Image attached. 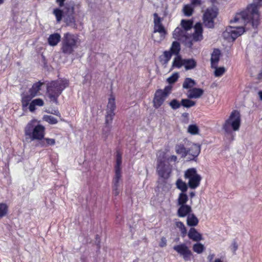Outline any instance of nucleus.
Here are the masks:
<instances>
[{
	"label": "nucleus",
	"instance_id": "16",
	"mask_svg": "<svg viewBox=\"0 0 262 262\" xmlns=\"http://www.w3.org/2000/svg\"><path fill=\"white\" fill-rule=\"evenodd\" d=\"M62 41H65L66 43L71 45L77 48L81 43V41L77 34H72L69 32L64 34Z\"/></svg>",
	"mask_w": 262,
	"mask_h": 262
},
{
	"label": "nucleus",
	"instance_id": "43",
	"mask_svg": "<svg viewBox=\"0 0 262 262\" xmlns=\"http://www.w3.org/2000/svg\"><path fill=\"white\" fill-rule=\"evenodd\" d=\"M43 119L51 124H55L58 122L57 120L51 115H45L43 116Z\"/></svg>",
	"mask_w": 262,
	"mask_h": 262
},
{
	"label": "nucleus",
	"instance_id": "44",
	"mask_svg": "<svg viewBox=\"0 0 262 262\" xmlns=\"http://www.w3.org/2000/svg\"><path fill=\"white\" fill-rule=\"evenodd\" d=\"M212 67L215 69L214 71V75L215 77H220L225 72V69L224 67L217 68V66H212Z\"/></svg>",
	"mask_w": 262,
	"mask_h": 262
},
{
	"label": "nucleus",
	"instance_id": "6",
	"mask_svg": "<svg viewBox=\"0 0 262 262\" xmlns=\"http://www.w3.org/2000/svg\"><path fill=\"white\" fill-rule=\"evenodd\" d=\"M184 177L187 180L188 186L190 188L194 189L200 186L202 177L198 173L195 168H190L187 169L184 172Z\"/></svg>",
	"mask_w": 262,
	"mask_h": 262
},
{
	"label": "nucleus",
	"instance_id": "5",
	"mask_svg": "<svg viewBox=\"0 0 262 262\" xmlns=\"http://www.w3.org/2000/svg\"><path fill=\"white\" fill-rule=\"evenodd\" d=\"M232 20H230V23H235V22H233ZM236 23H238L242 25V26H230L226 28V30L223 33V36L224 38L228 41H233L239 36L241 35L245 32V29L243 27V25H246L248 24H250L251 23H248L245 24H242L240 22H236Z\"/></svg>",
	"mask_w": 262,
	"mask_h": 262
},
{
	"label": "nucleus",
	"instance_id": "21",
	"mask_svg": "<svg viewBox=\"0 0 262 262\" xmlns=\"http://www.w3.org/2000/svg\"><path fill=\"white\" fill-rule=\"evenodd\" d=\"M187 234L188 237L193 241L199 242L203 239L202 234L194 228H190Z\"/></svg>",
	"mask_w": 262,
	"mask_h": 262
},
{
	"label": "nucleus",
	"instance_id": "61",
	"mask_svg": "<svg viewBox=\"0 0 262 262\" xmlns=\"http://www.w3.org/2000/svg\"><path fill=\"white\" fill-rule=\"evenodd\" d=\"M4 0H0V5L4 3Z\"/></svg>",
	"mask_w": 262,
	"mask_h": 262
},
{
	"label": "nucleus",
	"instance_id": "20",
	"mask_svg": "<svg viewBox=\"0 0 262 262\" xmlns=\"http://www.w3.org/2000/svg\"><path fill=\"white\" fill-rule=\"evenodd\" d=\"M204 94V90L201 88H193L189 90L187 95L189 98L197 99L200 98Z\"/></svg>",
	"mask_w": 262,
	"mask_h": 262
},
{
	"label": "nucleus",
	"instance_id": "42",
	"mask_svg": "<svg viewBox=\"0 0 262 262\" xmlns=\"http://www.w3.org/2000/svg\"><path fill=\"white\" fill-rule=\"evenodd\" d=\"M187 131L191 135H197L199 134V129L196 125L191 124L188 126Z\"/></svg>",
	"mask_w": 262,
	"mask_h": 262
},
{
	"label": "nucleus",
	"instance_id": "12",
	"mask_svg": "<svg viewBox=\"0 0 262 262\" xmlns=\"http://www.w3.org/2000/svg\"><path fill=\"white\" fill-rule=\"evenodd\" d=\"M186 144L189 146L187 147L185 158L189 161L195 160L201 151L200 145L191 141H186Z\"/></svg>",
	"mask_w": 262,
	"mask_h": 262
},
{
	"label": "nucleus",
	"instance_id": "41",
	"mask_svg": "<svg viewBox=\"0 0 262 262\" xmlns=\"http://www.w3.org/2000/svg\"><path fill=\"white\" fill-rule=\"evenodd\" d=\"M195 103L194 101H192L188 99H183L181 101V104L185 107L189 108L195 105Z\"/></svg>",
	"mask_w": 262,
	"mask_h": 262
},
{
	"label": "nucleus",
	"instance_id": "28",
	"mask_svg": "<svg viewBox=\"0 0 262 262\" xmlns=\"http://www.w3.org/2000/svg\"><path fill=\"white\" fill-rule=\"evenodd\" d=\"M172 53L169 51H166L164 52L163 55L160 57V61L164 66V67H166L167 64L171 59Z\"/></svg>",
	"mask_w": 262,
	"mask_h": 262
},
{
	"label": "nucleus",
	"instance_id": "10",
	"mask_svg": "<svg viewBox=\"0 0 262 262\" xmlns=\"http://www.w3.org/2000/svg\"><path fill=\"white\" fill-rule=\"evenodd\" d=\"M116 107L115 97L114 95H111L106 106L105 124H109L112 123L115 115L114 111Z\"/></svg>",
	"mask_w": 262,
	"mask_h": 262
},
{
	"label": "nucleus",
	"instance_id": "15",
	"mask_svg": "<svg viewBox=\"0 0 262 262\" xmlns=\"http://www.w3.org/2000/svg\"><path fill=\"white\" fill-rule=\"evenodd\" d=\"M157 171L161 177L167 179L171 173V168L169 164H166L164 161L158 159Z\"/></svg>",
	"mask_w": 262,
	"mask_h": 262
},
{
	"label": "nucleus",
	"instance_id": "57",
	"mask_svg": "<svg viewBox=\"0 0 262 262\" xmlns=\"http://www.w3.org/2000/svg\"><path fill=\"white\" fill-rule=\"evenodd\" d=\"M258 94L260 98V99L262 100V91H259Z\"/></svg>",
	"mask_w": 262,
	"mask_h": 262
},
{
	"label": "nucleus",
	"instance_id": "52",
	"mask_svg": "<svg viewBox=\"0 0 262 262\" xmlns=\"http://www.w3.org/2000/svg\"><path fill=\"white\" fill-rule=\"evenodd\" d=\"M237 248H238L237 244L235 241H234L232 243V245H231V250L234 252H235L236 251V250L237 249Z\"/></svg>",
	"mask_w": 262,
	"mask_h": 262
},
{
	"label": "nucleus",
	"instance_id": "1",
	"mask_svg": "<svg viewBox=\"0 0 262 262\" xmlns=\"http://www.w3.org/2000/svg\"><path fill=\"white\" fill-rule=\"evenodd\" d=\"M26 141L29 142L34 140L40 141V145L46 147L54 145L55 140L54 139L45 138V127L38 124L36 120H32L29 122L24 129Z\"/></svg>",
	"mask_w": 262,
	"mask_h": 262
},
{
	"label": "nucleus",
	"instance_id": "22",
	"mask_svg": "<svg viewBox=\"0 0 262 262\" xmlns=\"http://www.w3.org/2000/svg\"><path fill=\"white\" fill-rule=\"evenodd\" d=\"M43 83L38 81L35 83L31 88H30L29 90V93L32 95V97H35L36 96H39L40 95V91L41 90V87Z\"/></svg>",
	"mask_w": 262,
	"mask_h": 262
},
{
	"label": "nucleus",
	"instance_id": "45",
	"mask_svg": "<svg viewBox=\"0 0 262 262\" xmlns=\"http://www.w3.org/2000/svg\"><path fill=\"white\" fill-rule=\"evenodd\" d=\"M181 103L177 99H173L169 102V105L173 110H177L181 106Z\"/></svg>",
	"mask_w": 262,
	"mask_h": 262
},
{
	"label": "nucleus",
	"instance_id": "48",
	"mask_svg": "<svg viewBox=\"0 0 262 262\" xmlns=\"http://www.w3.org/2000/svg\"><path fill=\"white\" fill-rule=\"evenodd\" d=\"M110 124H106V125L103 129V137L105 139H106L108 137L109 133L111 130V128L109 126Z\"/></svg>",
	"mask_w": 262,
	"mask_h": 262
},
{
	"label": "nucleus",
	"instance_id": "39",
	"mask_svg": "<svg viewBox=\"0 0 262 262\" xmlns=\"http://www.w3.org/2000/svg\"><path fill=\"white\" fill-rule=\"evenodd\" d=\"M192 249L194 252L198 254L202 253L205 250L204 246L200 243H197L193 245Z\"/></svg>",
	"mask_w": 262,
	"mask_h": 262
},
{
	"label": "nucleus",
	"instance_id": "17",
	"mask_svg": "<svg viewBox=\"0 0 262 262\" xmlns=\"http://www.w3.org/2000/svg\"><path fill=\"white\" fill-rule=\"evenodd\" d=\"M194 32L190 35V41H199L203 39V28L201 23H196L194 27Z\"/></svg>",
	"mask_w": 262,
	"mask_h": 262
},
{
	"label": "nucleus",
	"instance_id": "50",
	"mask_svg": "<svg viewBox=\"0 0 262 262\" xmlns=\"http://www.w3.org/2000/svg\"><path fill=\"white\" fill-rule=\"evenodd\" d=\"M201 4V0H191V6L194 7L195 6L200 5Z\"/></svg>",
	"mask_w": 262,
	"mask_h": 262
},
{
	"label": "nucleus",
	"instance_id": "59",
	"mask_svg": "<svg viewBox=\"0 0 262 262\" xmlns=\"http://www.w3.org/2000/svg\"><path fill=\"white\" fill-rule=\"evenodd\" d=\"M258 79H262V71L259 73L258 75Z\"/></svg>",
	"mask_w": 262,
	"mask_h": 262
},
{
	"label": "nucleus",
	"instance_id": "11",
	"mask_svg": "<svg viewBox=\"0 0 262 262\" xmlns=\"http://www.w3.org/2000/svg\"><path fill=\"white\" fill-rule=\"evenodd\" d=\"M217 14V9L215 7L207 9L203 15V23L208 28L214 27V19Z\"/></svg>",
	"mask_w": 262,
	"mask_h": 262
},
{
	"label": "nucleus",
	"instance_id": "2",
	"mask_svg": "<svg viewBox=\"0 0 262 262\" xmlns=\"http://www.w3.org/2000/svg\"><path fill=\"white\" fill-rule=\"evenodd\" d=\"M261 7L262 0H253L245 10L235 14L233 21L242 24L251 23L252 27L256 28L260 23L259 9Z\"/></svg>",
	"mask_w": 262,
	"mask_h": 262
},
{
	"label": "nucleus",
	"instance_id": "32",
	"mask_svg": "<svg viewBox=\"0 0 262 262\" xmlns=\"http://www.w3.org/2000/svg\"><path fill=\"white\" fill-rule=\"evenodd\" d=\"M176 185L178 189L181 191V192H186L188 189V184L179 179L176 182Z\"/></svg>",
	"mask_w": 262,
	"mask_h": 262
},
{
	"label": "nucleus",
	"instance_id": "58",
	"mask_svg": "<svg viewBox=\"0 0 262 262\" xmlns=\"http://www.w3.org/2000/svg\"><path fill=\"white\" fill-rule=\"evenodd\" d=\"M189 195L190 196L191 198H192L193 196H194L195 195V193L194 192H191L190 193H189Z\"/></svg>",
	"mask_w": 262,
	"mask_h": 262
},
{
	"label": "nucleus",
	"instance_id": "38",
	"mask_svg": "<svg viewBox=\"0 0 262 262\" xmlns=\"http://www.w3.org/2000/svg\"><path fill=\"white\" fill-rule=\"evenodd\" d=\"M194 7L190 4H187L184 6L183 8V12L184 15L186 16H191L193 12Z\"/></svg>",
	"mask_w": 262,
	"mask_h": 262
},
{
	"label": "nucleus",
	"instance_id": "24",
	"mask_svg": "<svg viewBox=\"0 0 262 262\" xmlns=\"http://www.w3.org/2000/svg\"><path fill=\"white\" fill-rule=\"evenodd\" d=\"M61 39V36L58 33H54L50 35L48 38V41L49 45L51 46H55Z\"/></svg>",
	"mask_w": 262,
	"mask_h": 262
},
{
	"label": "nucleus",
	"instance_id": "19",
	"mask_svg": "<svg viewBox=\"0 0 262 262\" xmlns=\"http://www.w3.org/2000/svg\"><path fill=\"white\" fill-rule=\"evenodd\" d=\"M180 207L177 211V215L179 217H184L190 214L192 211L191 207L188 205H179Z\"/></svg>",
	"mask_w": 262,
	"mask_h": 262
},
{
	"label": "nucleus",
	"instance_id": "63",
	"mask_svg": "<svg viewBox=\"0 0 262 262\" xmlns=\"http://www.w3.org/2000/svg\"><path fill=\"white\" fill-rule=\"evenodd\" d=\"M72 20L71 21V22L74 21V18H72Z\"/></svg>",
	"mask_w": 262,
	"mask_h": 262
},
{
	"label": "nucleus",
	"instance_id": "54",
	"mask_svg": "<svg viewBox=\"0 0 262 262\" xmlns=\"http://www.w3.org/2000/svg\"><path fill=\"white\" fill-rule=\"evenodd\" d=\"M177 160V157L176 156H174V155H172L168 158V160H170V161H176Z\"/></svg>",
	"mask_w": 262,
	"mask_h": 262
},
{
	"label": "nucleus",
	"instance_id": "46",
	"mask_svg": "<svg viewBox=\"0 0 262 262\" xmlns=\"http://www.w3.org/2000/svg\"><path fill=\"white\" fill-rule=\"evenodd\" d=\"M53 13L56 17L57 21L58 22H59L62 18V11L58 9H56L54 10Z\"/></svg>",
	"mask_w": 262,
	"mask_h": 262
},
{
	"label": "nucleus",
	"instance_id": "3",
	"mask_svg": "<svg viewBox=\"0 0 262 262\" xmlns=\"http://www.w3.org/2000/svg\"><path fill=\"white\" fill-rule=\"evenodd\" d=\"M68 85V81L66 79H58L49 83L47 86V95L50 100L56 103L58 97Z\"/></svg>",
	"mask_w": 262,
	"mask_h": 262
},
{
	"label": "nucleus",
	"instance_id": "35",
	"mask_svg": "<svg viewBox=\"0 0 262 262\" xmlns=\"http://www.w3.org/2000/svg\"><path fill=\"white\" fill-rule=\"evenodd\" d=\"M193 22L190 20L182 19L181 22V27L182 29L185 30L188 32L192 27Z\"/></svg>",
	"mask_w": 262,
	"mask_h": 262
},
{
	"label": "nucleus",
	"instance_id": "23",
	"mask_svg": "<svg viewBox=\"0 0 262 262\" xmlns=\"http://www.w3.org/2000/svg\"><path fill=\"white\" fill-rule=\"evenodd\" d=\"M76 48H77V47H74L71 45L68 44L67 43H66L65 41H62L61 51L64 54H72L74 52V50Z\"/></svg>",
	"mask_w": 262,
	"mask_h": 262
},
{
	"label": "nucleus",
	"instance_id": "26",
	"mask_svg": "<svg viewBox=\"0 0 262 262\" xmlns=\"http://www.w3.org/2000/svg\"><path fill=\"white\" fill-rule=\"evenodd\" d=\"M186 223L188 226L195 227L198 225L199 220L194 214L191 213L187 216Z\"/></svg>",
	"mask_w": 262,
	"mask_h": 262
},
{
	"label": "nucleus",
	"instance_id": "40",
	"mask_svg": "<svg viewBox=\"0 0 262 262\" xmlns=\"http://www.w3.org/2000/svg\"><path fill=\"white\" fill-rule=\"evenodd\" d=\"M8 207L5 203H0V219L6 216L8 212Z\"/></svg>",
	"mask_w": 262,
	"mask_h": 262
},
{
	"label": "nucleus",
	"instance_id": "9",
	"mask_svg": "<svg viewBox=\"0 0 262 262\" xmlns=\"http://www.w3.org/2000/svg\"><path fill=\"white\" fill-rule=\"evenodd\" d=\"M173 37L178 40L185 43L189 47H191L192 42L190 41V34L185 30L178 27L173 32Z\"/></svg>",
	"mask_w": 262,
	"mask_h": 262
},
{
	"label": "nucleus",
	"instance_id": "53",
	"mask_svg": "<svg viewBox=\"0 0 262 262\" xmlns=\"http://www.w3.org/2000/svg\"><path fill=\"white\" fill-rule=\"evenodd\" d=\"M215 256V254L213 253H210L207 259L209 261V262H213V259Z\"/></svg>",
	"mask_w": 262,
	"mask_h": 262
},
{
	"label": "nucleus",
	"instance_id": "55",
	"mask_svg": "<svg viewBox=\"0 0 262 262\" xmlns=\"http://www.w3.org/2000/svg\"><path fill=\"white\" fill-rule=\"evenodd\" d=\"M66 0H56L57 3L59 5L60 7L63 5V3Z\"/></svg>",
	"mask_w": 262,
	"mask_h": 262
},
{
	"label": "nucleus",
	"instance_id": "8",
	"mask_svg": "<svg viewBox=\"0 0 262 262\" xmlns=\"http://www.w3.org/2000/svg\"><path fill=\"white\" fill-rule=\"evenodd\" d=\"M154 33H159L160 34V38H157L155 36L152 35V38L155 41L157 42H161L165 38V35L166 34V31L164 26L161 24V18L158 16L157 13L154 14Z\"/></svg>",
	"mask_w": 262,
	"mask_h": 262
},
{
	"label": "nucleus",
	"instance_id": "51",
	"mask_svg": "<svg viewBox=\"0 0 262 262\" xmlns=\"http://www.w3.org/2000/svg\"><path fill=\"white\" fill-rule=\"evenodd\" d=\"M113 193L116 196L118 195L119 194L120 191L119 189V186H113Z\"/></svg>",
	"mask_w": 262,
	"mask_h": 262
},
{
	"label": "nucleus",
	"instance_id": "30",
	"mask_svg": "<svg viewBox=\"0 0 262 262\" xmlns=\"http://www.w3.org/2000/svg\"><path fill=\"white\" fill-rule=\"evenodd\" d=\"M196 85L195 81L191 78H186L183 83V88L184 89H191Z\"/></svg>",
	"mask_w": 262,
	"mask_h": 262
},
{
	"label": "nucleus",
	"instance_id": "49",
	"mask_svg": "<svg viewBox=\"0 0 262 262\" xmlns=\"http://www.w3.org/2000/svg\"><path fill=\"white\" fill-rule=\"evenodd\" d=\"M167 245V240L165 237H162L159 243V246L161 247H165Z\"/></svg>",
	"mask_w": 262,
	"mask_h": 262
},
{
	"label": "nucleus",
	"instance_id": "37",
	"mask_svg": "<svg viewBox=\"0 0 262 262\" xmlns=\"http://www.w3.org/2000/svg\"><path fill=\"white\" fill-rule=\"evenodd\" d=\"M180 50V45L178 41H173L170 47V51L172 54L178 55Z\"/></svg>",
	"mask_w": 262,
	"mask_h": 262
},
{
	"label": "nucleus",
	"instance_id": "33",
	"mask_svg": "<svg viewBox=\"0 0 262 262\" xmlns=\"http://www.w3.org/2000/svg\"><path fill=\"white\" fill-rule=\"evenodd\" d=\"M175 225L180 231L182 237H185L187 235V229L184 223L181 221H176L175 222Z\"/></svg>",
	"mask_w": 262,
	"mask_h": 262
},
{
	"label": "nucleus",
	"instance_id": "13",
	"mask_svg": "<svg viewBox=\"0 0 262 262\" xmlns=\"http://www.w3.org/2000/svg\"><path fill=\"white\" fill-rule=\"evenodd\" d=\"M173 249L181 256L184 260H190L192 253L185 244H181L173 247Z\"/></svg>",
	"mask_w": 262,
	"mask_h": 262
},
{
	"label": "nucleus",
	"instance_id": "29",
	"mask_svg": "<svg viewBox=\"0 0 262 262\" xmlns=\"http://www.w3.org/2000/svg\"><path fill=\"white\" fill-rule=\"evenodd\" d=\"M188 196L186 192H181L179 193L177 199V205L178 206L186 205V204L188 202Z\"/></svg>",
	"mask_w": 262,
	"mask_h": 262
},
{
	"label": "nucleus",
	"instance_id": "4",
	"mask_svg": "<svg viewBox=\"0 0 262 262\" xmlns=\"http://www.w3.org/2000/svg\"><path fill=\"white\" fill-rule=\"evenodd\" d=\"M241 123V115L238 111H232L229 118L225 121L223 125V129L228 134L232 131H238Z\"/></svg>",
	"mask_w": 262,
	"mask_h": 262
},
{
	"label": "nucleus",
	"instance_id": "25",
	"mask_svg": "<svg viewBox=\"0 0 262 262\" xmlns=\"http://www.w3.org/2000/svg\"><path fill=\"white\" fill-rule=\"evenodd\" d=\"M221 55L220 51L219 49H214L211 54V63L212 66H216L220 60Z\"/></svg>",
	"mask_w": 262,
	"mask_h": 262
},
{
	"label": "nucleus",
	"instance_id": "27",
	"mask_svg": "<svg viewBox=\"0 0 262 262\" xmlns=\"http://www.w3.org/2000/svg\"><path fill=\"white\" fill-rule=\"evenodd\" d=\"M43 105L44 102L43 100L40 98L35 99L30 102L29 109L30 112H33L35 110L36 106H42Z\"/></svg>",
	"mask_w": 262,
	"mask_h": 262
},
{
	"label": "nucleus",
	"instance_id": "18",
	"mask_svg": "<svg viewBox=\"0 0 262 262\" xmlns=\"http://www.w3.org/2000/svg\"><path fill=\"white\" fill-rule=\"evenodd\" d=\"M186 141H189L187 139H184L183 142L176 145L175 150L177 154L181 155L182 158L186 157V152L187 147H189L186 144Z\"/></svg>",
	"mask_w": 262,
	"mask_h": 262
},
{
	"label": "nucleus",
	"instance_id": "14",
	"mask_svg": "<svg viewBox=\"0 0 262 262\" xmlns=\"http://www.w3.org/2000/svg\"><path fill=\"white\" fill-rule=\"evenodd\" d=\"M121 164H122V155L119 152L117 151L116 154V165H115V176L113 179V184L115 187L119 186V181L121 179Z\"/></svg>",
	"mask_w": 262,
	"mask_h": 262
},
{
	"label": "nucleus",
	"instance_id": "31",
	"mask_svg": "<svg viewBox=\"0 0 262 262\" xmlns=\"http://www.w3.org/2000/svg\"><path fill=\"white\" fill-rule=\"evenodd\" d=\"M33 98L29 93L23 95L21 97V103L23 110L26 109L30 105L31 99Z\"/></svg>",
	"mask_w": 262,
	"mask_h": 262
},
{
	"label": "nucleus",
	"instance_id": "47",
	"mask_svg": "<svg viewBox=\"0 0 262 262\" xmlns=\"http://www.w3.org/2000/svg\"><path fill=\"white\" fill-rule=\"evenodd\" d=\"M179 77V74L178 73L173 74L171 76L167 78V81L169 83H173L175 82Z\"/></svg>",
	"mask_w": 262,
	"mask_h": 262
},
{
	"label": "nucleus",
	"instance_id": "60",
	"mask_svg": "<svg viewBox=\"0 0 262 262\" xmlns=\"http://www.w3.org/2000/svg\"><path fill=\"white\" fill-rule=\"evenodd\" d=\"M213 262H223L221 259L220 258H216Z\"/></svg>",
	"mask_w": 262,
	"mask_h": 262
},
{
	"label": "nucleus",
	"instance_id": "36",
	"mask_svg": "<svg viewBox=\"0 0 262 262\" xmlns=\"http://www.w3.org/2000/svg\"><path fill=\"white\" fill-rule=\"evenodd\" d=\"M184 59L181 58L179 55H177L172 62V68H180L183 66Z\"/></svg>",
	"mask_w": 262,
	"mask_h": 262
},
{
	"label": "nucleus",
	"instance_id": "56",
	"mask_svg": "<svg viewBox=\"0 0 262 262\" xmlns=\"http://www.w3.org/2000/svg\"><path fill=\"white\" fill-rule=\"evenodd\" d=\"M182 117H183L184 118H187L188 117V114L186 113H183L182 114Z\"/></svg>",
	"mask_w": 262,
	"mask_h": 262
},
{
	"label": "nucleus",
	"instance_id": "62",
	"mask_svg": "<svg viewBox=\"0 0 262 262\" xmlns=\"http://www.w3.org/2000/svg\"><path fill=\"white\" fill-rule=\"evenodd\" d=\"M211 2L213 3L214 2H215L216 0H210Z\"/></svg>",
	"mask_w": 262,
	"mask_h": 262
},
{
	"label": "nucleus",
	"instance_id": "7",
	"mask_svg": "<svg viewBox=\"0 0 262 262\" xmlns=\"http://www.w3.org/2000/svg\"><path fill=\"white\" fill-rule=\"evenodd\" d=\"M170 91L171 88L169 86L166 87L164 90L156 91L152 101L154 108L158 109L163 104Z\"/></svg>",
	"mask_w": 262,
	"mask_h": 262
},
{
	"label": "nucleus",
	"instance_id": "34",
	"mask_svg": "<svg viewBox=\"0 0 262 262\" xmlns=\"http://www.w3.org/2000/svg\"><path fill=\"white\" fill-rule=\"evenodd\" d=\"M196 66V61L193 59H184L183 66L186 70L194 69Z\"/></svg>",
	"mask_w": 262,
	"mask_h": 262
}]
</instances>
